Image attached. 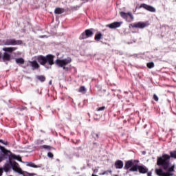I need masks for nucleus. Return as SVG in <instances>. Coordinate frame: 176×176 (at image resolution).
Masks as SVG:
<instances>
[{
  "label": "nucleus",
  "instance_id": "f257e3e1",
  "mask_svg": "<svg viewBox=\"0 0 176 176\" xmlns=\"http://www.w3.org/2000/svg\"><path fill=\"white\" fill-rule=\"evenodd\" d=\"M170 159L171 157L167 154L162 155V157H158L157 160V166H162V168L166 172H164L163 169L160 168L155 170L156 173L159 176H173L175 171V165L170 167Z\"/></svg>",
  "mask_w": 176,
  "mask_h": 176
},
{
  "label": "nucleus",
  "instance_id": "f03ea898",
  "mask_svg": "<svg viewBox=\"0 0 176 176\" xmlns=\"http://www.w3.org/2000/svg\"><path fill=\"white\" fill-rule=\"evenodd\" d=\"M36 60L40 65H43L47 69L52 68V65H54V55L52 54L39 55L36 57Z\"/></svg>",
  "mask_w": 176,
  "mask_h": 176
},
{
  "label": "nucleus",
  "instance_id": "7ed1b4c3",
  "mask_svg": "<svg viewBox=\"0 0 176 176\" xmlns=\"http://www.w3.org/2000/svg\"><path fill=\"white\" fill-rule=\"evenodd\" d=\"M8 162H6L4 164V166L1 168L3 171H4L5 173H9V171L12 170V160H18L19 162H21V157H20V155H16L12 152L8 155Z\"/></svg>",
  "mask_w": 176,
  "mask_h": 176
},
{
  "label": "nucleus",
  "instance_id": "20e7f679",
  "mask_svg": "<svg viewBox=\"0 0 176 176\" xmlns=\"http://www.w3.org/2000/svg\"><path fill=\"white\" fill-rule=\"evenodd\" d=\"M16 47H3L2 50L5 52L2 56L3 61H10L12 60V53L16 52Z\"/></svg>",
  "mask_w": 176,
  "mask_h": 176
},
{
  "label": "nucleus",
  "instance_id": "39448f33",
  "mask_svg": "<svg viewBox=\"0 0 176 176\" xmlns=\"http://www.w3.org/2000/svg\"><path fill=\"white\" fill-rule=\"evenodd\" d=\"M72 62V59L68 57L67 58L63 60L56 59L55 60V64L58 65V67H60L61 68H63V67L68 65V64H71Z\"/></svg>",
  "mask_w": 176,
  "mask_h": 176
},
{
  "label": "nucleus",
  "instance_id": "423d86ee",
  "mask_svg": "<svg viewBox=\"0 0 176 176\" xmlns=\"http://www.w3.org/2000/svg\"><path fill=\"white\" fill-rule=\"evenodd\" d=\"M3 43L6 46H16V45H21L23 43V41L21 40L10 38L4 40Z\"/></svg>",
  "mask_w": 176,
  "mask_h": 176
},
{
  "label": "nucleus",
  "instance_id": "0eeeda50",
  "mask_svg": "<svg viewBox=\"0 0 176 176\" xmlns=\"http://www.w3.org/2000/svg\"><path fill=\"white\" fill-rule=\"evenodd\" d=\"M93 31L91 29H87L84 32H82L80 36V41H82V39H87V38H91L93 36Z\"/></svg>",
  "mask_w": 176,
  "mask_h": 176
},
{
  "label": "nucleus",
  "instance_id": "6e6552de",
  "mask_svg": "<svg viewBox=\"0 0 176 176\" xmlns=\"http://www.w3.org/2000/svg\"><path fill=\"white\" fill-rule=\"evenodd\" d=\"M0 150L3 154L0 155V163L6 159V156H9L10 153H12L10 151L5 148V147L0 146Z\"/></svg>",
  "mask_w": 176,
  "mask_h": 176
},
{
  "label": "nucleus",
  "instance_id": "1a4fd4ad",
  "mask_svg": "<svg viewBox=\"0 0 176 176\" xmlns=\"http://www.w3.org/2000/svg\"><path fill=\"white\" fill-rule=\"evenodd\" d=\"M140 174H146L148 173V168L144 166L133 165V171H138Z\"/></svg>",
  "mask_w": 176,
  "mask_h": 176
},
{
  "label": "nucleus",
  "instance_id": "9d476101",
  "mask_svg": "<svg viewBox=\"0 0 176 176\" xmlns=\"http://www.w3.org/2000/svg\"><path fill=\"white\" fill-rule=\"evenodd\" d=\"M142 8L146 10H148V12H151L152 13H155V12H156V9L153 6L146 3H142L139 7H137L136 9H142Z\"/></svg>",
  "mask_w": 176,
  "mask_h": 176
},
{
  "label": "nucleus",
  "instance_id": "9b49d317",
  "mask_svg": "<svg viewBox=\"0 0 176 176\" xmlns=\"http://www.w3.org/2000/svg\"><path fill=\"white\" fill-rule=\"evenodd\" d=\"M120 16L122 17V19H124L126 21H131L133 20V14L131 12H120Z\"/></svg>",
  "mask_w": 176,
  "mask_h": 176
},
{
  "label": "nucleus",
  "instance_id": "f8f14e48",
  "mask_svg": "<svg viewBox=\"0 0 176 176\" xmlns=\"http://www.w3.org/2000/svg\"><path fill=\"white\" fill-rule=\"evenodd\" d=\"M149 25L148 22H138L133 24V28H145L146 27H148Z\"/></svg>",
  "mask_w": 176,
  "mask_h": 176
},
{
  "label": "nucleus",
  "instance_id": "ddd939ff",
  "mask_svg": "<svg viewBox=\"0 0 176 176\" xmlns=\"http://www.w3.org/2000/svg\"><path fill=\"white\" fill-rule=\"evenodd\" d=\"M120 25H122V22H113L106 25V27L110 28L111 30H115L116 28H119Z\"/></svg>",
  "mask_w": 176,
  "mask_h": 176
},
{
  "label": "nucleus",
  "instance_id": "4468645a",
  "mask_svg": "<svg viewBox=\"0 0 176 176\" xmlns=\"http://www.w3.org/2000/svg\"><path fill=\"white\" fill-rule=\"evenodd\" d=\"M30 64V67L33 68V69H38V68H41V65H39V63L36 60H32L29 62Z\"/></svg>",
  "mask_w": 176,
  "mask_h": 176
},
{
  "label": "nucleus",
  "instance_id": "2eb2a0df",
  "mask_svg": "<svg viewBox=\"0 0 176 176\" xmlns=\"http://www.w3.org/2000/svg\"><path fill=\"white\" fill-rule=\"evenodd\" d=\"M129 168H130V171H133V161H128L126 162L124 169L129 170Z\"/></svg>",
  "mask_w": 176,
  "mask_h": 176
},
{
  "label": "nucleus",
  "instance_id": "dca6fc26",
  "mask_svg": "<svg viewBox=\"0 0 176 176\" xmlns=\"http://www.w3.org/2000/svg\"><path fill=\"white\" fill-rule=\"evenodd\" d=\"M115 167L116 168H123V161L122 160H117L115 162Z\"/></svg>",
  "mask_w": 176,
  "mask_h": 176
},
{
  "label": "nucleus",
  "instance_id": "f3484780",
  "mask_svg": "<svg viewBox=\"0 0 176 176\" xmlns=\"http://www.w3.org/2000/svg\"><path fill=\"white\" fill-rule=\"evenodd\" d=\"M64 12H65V10L60 8H56L54 10L55 14H62V13H64Z\"/></svg>",
  "mask_w": 176,
  "mask_h": 176
},
{
  "label": "nucleus",
  "instance_id": "a211bd4d",
  "mask_svg": "<svg viewBox=\"0 0 176 176\" xmlns=\"http://www.w3.org/2000/svg\"><path fill=\"white\" fill-rule=\"evenodd\" d=\"M19 168V164L16 162H12L11 160V168L14 170V171L16 170Z\"/></svg>",
  "mask_w": 176,
  "mask_h": 176
},
{
  "label": "nucleus",
  "instance_id": "6ab92c4d",
  "mask_svg": "<svg viewBox=\"0 0 176 176\" xmlns=\"http://www.w3.org/2000/svg\"><path fill=\"white\" fill-rule=\"evenodd\" d=\"M36 78L40 82H45V80H46V77H45V76H36Z\"/></svg>",
  "mask_w": 176,
  "mask_h": 176
},
{
  "label": "nucleus",
  "instance_id": "aec40b11",
  "mask_svg": "<svg viewBox=\"0 0 176 176\" xmlns=\"http://www.w3.org/2000/svg\"><path fill=\"white\" fill-rule=\"evenodd\" d=\"M102 37V34H101L100 32H98L95 35V41H100V39H101Z\"/></svg>",
  "mask_w": 176,
  "mask_h": 176
},
{
  "label": "nucleus",
  "instance_id": "412c9836",
  "mask_svg": "<svg viewBox=\"0 0 176 176\" xmlns=\"http://www.w3.org/2000/svg\"><path fill=\"white\" fill-rule=\"evenodd\" d=\"M16 64H24L25 60L23 58H19L15 60Z\"/></svg>",
  "mask_w": 176,
  "mask_h": 176
},
{
  "label": "nucleus",
  "instance_id": "4be33fe9",
  "mask_svg": "<svg viewBox=\"0 0 176 176\" xmlns=\"http://www.w3.org/2000/svg\"><path fill=\"white\" fill-rule=\"evenodd\" d=\"M79 93L85 94L86 93V88L84 86H81L78 89Z\"/></svg>",
  "mask_w": 176,
  "mask_h": 176
},
{
  "label": "nucleus",
  "instance_id": "5701e85b",
  "mask_svg": "<svg viewBox=\"0 0 176 176\" xmlns=\"http://www.w3.org/2000/svg\"><path fill=\"white\" fill-rule=\"evenodd\" d=\"M146 65L150 69L155 67V63L153 62L148 63Z\"/></svg>",
  "mask_w": 176,
  "mask_h": 176
},
{
  "label": "nucleus",
  "instance_id": "b1692460",
  "mask_svg": "<svg viewBox=\"0 0 176 176\" xmlns=\"http://www.w3.org/2000/svg\"><path fill=\"white\" fill-rule=\"evenodd\" d=\"M28 166H29V167H32L33 168H38V167H41V166H38L37 165H36L35 164L32 163V162H30Z\"/></svg>",
  "mask_w": 176,
  "mask_h": 176
},
{
  "label": "nucleus",
  "instance_id": "393cba45",
  "mask_svg": "<svg viewBox=\"0 0 176 176\" xmlns=\"http://www.w3.org/2000/svg\"><path fill=\"white\" fill-rule=\"evenodd\" d=\"M169 155L170 157H173V159H176V151H170Z\"/></svg>",
  "mask_w": 176,
  "mask_h": 176
},
{
  "label": "nucleus",
  "instance_id": "a878e982",
  "mask_svg": "<svg viewBox=\"0 0 176 176\" xmlns=\"http://www.w3.org/2000/svg\"><path fill=\"white\" fill-rule=\"evenodd\" d=\"M92 136L94 138H95V140H96V138L97 139L100 138V134L96 133L95 132L92 133Z\"/></svg>",
  "mask_w": 176,
  "mask_h": 176
},
{
  "label": "nucleus",
  "instance_id": "bb28decb",
  "mask_svg": "<svg viewBox=\"0 0 176 176\" xmlns=\"http://www.w3.org/2000/svg\"><path fill=\"white\" fill-rule=\"evenodd\" d=\"M15 171L19 174H24V173L23 172V170L20 167H18Z\"/></svg>",
  "mask_w": 176,
  "mask_h": 176
},
{
  "label": "nucleus",
  "instance_id": "cd10ccee",
  "mask_svg": "<svg viewBox=\"0 0 176 176\" xmlns=\"http://www.w3.org/2000/svg\"><path fill=\"white\" fill-rule=\"evenodd\" d=\"M47 156L48 157H50V159H53V157H54V155H53L52 152H49L47 153Z\"/></svg>",
  "mask_w": 176,
  "mask_h": 176
},
{
  "label": "nucleus",
  "instance_id": "c85d7f7f",
  "mask_svg": "<svg viewBox=\"0 0 176 176\" xmlns=\"http://www.w3.org/2000/svg\"><path fill=\"white\" fill-rule=\"evenodd\" d=\"M105 109V106H103V107H99L96 109V111H104Z\"/></svg>",
  "mask_w": 176,
  "mask_h": 176
},
{
  "label": "nucleus",
  "instance_id": "c756f323",
  "mask_svg": "<svg viewBox=\"0 0 176 176\" xmlns=\"http://www.w3.org/2000/svg\"><path fill=\"white\" fill-rule=\"evenodd\" d=\"M153 100H154L155 101H159V97H157V96H156V94H154V95H153Z\"/></svg>",
  "mask_w": 176,
  "mask_h": 176
},
{
  "label": "nucleus",
  "instance_id": "7c9ffc66",
  "mask_svg": "<svg viewBox=\"0 0 176 176\" xmlns=\"http://www.w3.org/2000/svg\"><path fill=\"white\" fill-rule=\"evenodd\" d=\"M0 142L1 144H3V145H9V143L8 142H4L3 140H0Z\"/></svg>",
  "mask_w": 176,
  "mask_h": 176
},
{
  "label": "nucleus",
  "instance_id": "2f4dec72",
  "mask_svg": "<svg viewBox=\"0 0 176 176\" xmlns=\"http://www.w3.org/2000/svg\"><path fill=\"white\" fill-rule=\"evenodd\" d=\"M138 163H140V161L138 160H134L133 166H137Z\"/></svg>",
  "mask_w": 176,
  "mask_h": 176
},
{
  "label": "nucleus",
  "instance_id": "473e14b6",
  "mask_svg": "<svg viewBox=\"0 0 176 176\" xmlns=\"http://www.w3.org/2000/svg\"><path fill=\"white\" fill-rule=\"evenodd\" d=\"M43 148H44L45 149H49V148H50V146H49L47 145H43Z\"/></svg>",
  "mask_w": 176,
  "mask_h": 176
},
{
  "label": "nucleus",
  "instance_id": "72a5a7b5",
  "mask_svg": "<svg viewBox=\"0 0 176 176\" xmlns=\"http://www.w3.org/2000/svg\"><path fill=\"white\" fill-rule=\"evenodd\" d=\"M2 174H3V170L2 168H0V176H2Z\"/></svg>",
  "mask_w": 176,
  "mask_h": 176
},
{
  "label": "nucleus",
  "instance_id": "f704fd0d",
  "mask_svg": "<svg viewBox=\"0 0 176 176\" xmlns=\"http://www.w3.org/2000/svg\"><path fill=\"white\" fill-rule=\"evenodd\" d=\"M20 111H24V109H27V107H22L21 108H19Z\"/></svg>",
  "mask_w": 176,
  "mask_h": 176
},
{
  "label": "nucleus",
  "instance_id": "c9c22d12",
  "mask_svg": "<svg viewBox=\"0 0 176 176\" xmlns=\"http://www.w3.org/2000/svg\"><path fill=\"white\" fill-rule=\"evenodd\" d=\"M63 69H65V71H68V67L63 66L62 67Z\"/></svg>",
  "mask_w": 176,
  "mask_h": 176
},
{
  "label": "nucleus",
  "instance_id": "e433bc0d",
  "mask_svg": "<svg viewBox=\"0 0 176 176\" xmlns=\"http://www.w3.org/2000/svg\"><path fill=\"white\" fill-rule=\"evenodd\" d=\"M80 142V140H77L76 142L73 141V144H75V145H76V144H79Z\"/></svg>",
  "mask_w": 176,
  "mask_h": 176
},
{
  "label": "nucleus",
  "instance_id": "4c0bfd02",
  "mask_svg": "<svg viewBox=\"0 0 176 176\" xmlns=\"http://www.w3.org/2000/svg\"><path fill=\"white\" fill-rule=\"evenodd\" d=\"M27 174H28L29 176H34V175H35V174H34V173H27Z\"/></svg>",
  "mask_w": 176,
  "mask_h": 176
},
{
  "label": "nucleus",
  "instance_id": "58836bf2",
  "mask_svg": "<svg viewBox=\"0 0 176 176\" xmlns=\"http://www.w3.org/2000/svg\"><path fill=\"white\" fill-rule=\"evenodd\" d=\"M84 3H86V2H89V0H81Z\"/></svg>",
  "mask_w": 176,
  "mask_h": 176
},
{
  "label": "nucleus",
  "instance_id": "ea45409f",
  "mask_svg": "<svg viewBox=\"0 0 176 176\" xmlns=\"http://www.w3.org/2000/svg\"><path fill=\"white\" fill-rule=\"evenodd\" d=\"M131 27H133V24H129V28H131Z\"/></svg>",
  "mask_w": 176,
  "mask_h": 176
},
{
  "label": "nucleus",
  "instance_id": "a19ab883",
  "mask_svg": "<svg viewBox=\"0 0 176 176\" xmlns=\"http://www.w3.org/2000/svg\"><path fill=\"white\" fill-rule=\"evenodd\" d=\"M88 116H90V113H88Z\"/></svg>",
  "mask_w": 176,
  "mask_h": 176
},
{
  "label": "nucleus",
  "instance_id": "79ce46f5",
  "mask_svg": "<svg viewBox=\"0 0 176 176\" xmlns=\"http://www.w3.org/2000/svg\"><path fill=\"white\" fill-rule=\"evenodd\" d=\"M114 176H119V175H115Z\"/></svg>",
  "mask_w": 176,
  "mask_h": 176
}]
</instances>
